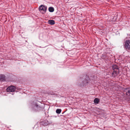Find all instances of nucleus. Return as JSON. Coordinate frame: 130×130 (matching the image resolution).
Returning a JSON list of instances; mask_svg holds the SVG:
<instances>
[{
    "label": "nucleus",
    "mask_w": 130,
    "mask_h": 130,
    "mask_svg": "<svg viewBox=\"0 0 130 130\" xmlns=\"http://www.w3.org/2000/svg\"><path fill=\"white\" fill-rule=\"evenodd\" d=\"M124 92L126 93V94L129 96L130 95V88H125L124 90Z\"/></svg>",
    "instance_id": "423d86ee"
},
{
    "label": "nucleus",
    "mask_w": 130,
    "mask_h": 130,
    "mask_svg": "<svg viewBox=\"0 0 130 130\" xmlns=\"http://www.w3.org/2000/svg\"><path fill=\"white\" fill-rule=\"evenodd\" d=\"M119 70H117V71H113L111 74L112 76L114 77L117 76L119 73Z\"/></svg>",
    "instance_id": "39448f33"
},
{
    "label": "nucleus",
    "mask_w": 130,
    "mask_h": 130,
    "mask_svg": "<svg viewBox=\"0 0 130 130\" xmlns=\"http://www.w3.org/2000/svg\"><path fill=\"white\" fill-rule=\"evenodd\" d=\"M61 111V109H56V112L57 113L60 114V113Z\"/></svg>",
    "instance_id": "f8f14e48"
},
{
    "label": "nucleus",
    "mask_w": 130,
    "mask_h": 130,
    "mask_svg": "<svg viewBox=\"0 0 130 130\" xmlns=\"http://www.w3.org/2000/svg\"><path fill=\"white\" fill-rule=\"evenodd\" d=\"M5 76L4 75H0V81H4L5 80Z\"/></svg>",
    "instance_id": "0eeeda50"
},
{
    "label": "nucleus",
    "mask_w": 130,
    "mask_h": 130,
    "mask_svg": "<svg viewBox=\"0 0 130 130\" xmlns=\"http://www.w3.org/2000/svg\"><path fill=\"white\" fill-rule=\"evenodd\" d=\"M47 7L43 5H41L39 8V10L44 13H45L47 10Z\"/></svg>",
    "instance_id": "f03ea898"
},
{
    "label": "nucleus",
    "mask_w": 130,
    "mask_h": 130,
    "mask_svg": "<svg viewBox=\"0 0 130 130\" xmlns=\"http://www.w3.org/2000/svg\"><path fill=\"white\" fill-rule=\"evenodd\" d=\"M32 105L33 107V110L35 111H39L42 108V107L39 106L36 103L33 102Z\"/></svg>",
    "instance_id": "f257e3e1"
},
{
    "label": "nucleus",
    "mask_w": 130,
    "mask_h": 130,
    "mask_svg": "<svg viewBox=\"0 0 130 130\" xmlns=\"http://www.w3.org/2000/svg\"><path fill=\"white\" fill-rule=\"evenodd\" d=\"M16 88L15 87L13 86H10L7 89V91L8 92H14Z\"/></svg>",
    "instance_id": "7ed1b4c3"
},
{
    "label": "nucleus",
    "mask_w": 130,
    "mask_h": 130,
    "mask_svg": "<svg viewBox=\"0 0 130 130\" xmlns=\"http://www.w3.org/2000/svg\"><path fill=\"white\" fill-rule=\"evenodd\" d=\"M48 10L50 12H52L54 11V9L53 7H50L49 8Z\"/></svg>",
    "instance_id": "9d476101"
},
{
    "label": "nucleus",
    "mask_w": 130,
    "mask_h": 130,
    "mask_svg": "<svg viewBox=\"0 0 130 130\" xmlns=\"http://www.w3.org/2000/svg\"><path fill=\"white\" fill-rule=\"evenodd\" d=\"M112 68L113 69V71H116L117 70H119V69L116 65H114L112 66Z\"/></svg>",
    "instance_id": "6e6552de"
},
{
    "label": "nucleus",
    "mask_w": 130,
    "mask_h": 130,
    "mask_svg": "<svg viewBox=\"0 0 130 130\" xmlns=\"http://www.w3.org/2000/svg\"><path fill=\"white\" fill-rule=\"evenodd\" d=\"M99 101V100L98 98H95L94 99V103L97 104H98Z\"/></svg>",
    "instance_id": "9b49d317"
},
{
    "label": "nucleus",
    "mask_w": 130,
    "mask_h": 130,
    "mask_svg": "<svg viewBox=\"0 0 130 130\" xmlns=\"http://www.w3.org/2000/svg\"><path fill=\"white\" fill-rule=\"evenodd\" d=\"M130 40H127L125 42L124 46L127 50H130Z\"/></svg>",
    "instance_id": "20e7f679"
},
{
    "label": "nucleus",
    "mask_w": 130,
    "mask_h": 130,
    "mask_svg": "<svg viewBox=\"0 0 130 130\" xmlns=\"http://www.w3.org/2000/svg\"><path fill=\"white\" fill-rule=\"evenodd\" d=\"M48 23L51 25H53L55 24V21L53 20H49L48 21Z\"/></svg>",
    "instance_id": "1a4fd4ad"
}]
</instances>
